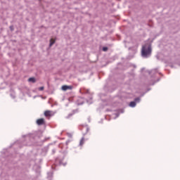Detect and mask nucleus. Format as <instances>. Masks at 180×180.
<instances>
[{
    "label": "nucleus",
    "instance_id": "1",
    "mask_svg": "<svg viewBox=\"0 0 180 180\" xmlns=\"http://www.w3.org/2000/svg\"><path fill=\"white\" fill-rule=\"evenodd\" d=\"M151 54V47L150 46H143L142 48V56L143 57H148Z\"/></svg>",
    "mask_w": 180,
    "mask_h": 180
},
{
    "label": "nucleus",
    "instance_id": "2",
    "mask_svg": "<svg viewBox=\"0 0 180 180\" xmlns=\"http://www.w3.org/2000/svg\"><path fill=\"white\" fill-rule=\"evenodd\" d=\"M44 115L45 117H50L53 116V111L46 110V111H44Z\"/></svg>",
    "mask_w": 180,
    "mask_h": 180
},
{
    "label": "nucleus",
    "instance_id": "3",
    "mask_svg": "<svg viewBox=\"0 0 180 180\" xmlns=\"http://www.w3.org/2000/svg\"><path fill=\"white\" fill-rule=\"evenodd\" d=\"M44 123H45L44 118H40L37 120V124H38V126H41L44 124Z\"/></svg>",
    "mask_w": 180,
    "mask_h": 180
},
{
    "label": "nucleus",
    "instance_id": "4",
    "mask_svg": "<svg viewBox=\"0 0 180 180\" xmlns=\"http://www.w3.org/2000/svg\"><path fill=\"white\" fill-rule=\"evenodd\" d=\"M62 91H68V89H72V86L63 85L61 87Z\"/></svg>",
    "mask_w": 180,
    "mask_h": 180
},
{
    "label": "nucleus",
    "instance_id": "5",
    "mask_svg": "<svg viewBox=\"0 0 180 180\" xmlns=\"http://www.w3.org/2000/svg\"><path fill=\"white\" fill-rule=\"evenodd\" d=\"M28 82H32L33 84H34V82H36V78L34 77H30L28 79Z\"/></svg>",
    "mask_w": 180,
    "mask_h": 180
},
{
    "label": "nucleus",
    "instance_id": "6",
    "mask_svg": "<svg viewBox=\"0 0 180 180\" xmlns=\"http://www.w3.org/2000/svg\"><path fill=\"white\" fill-rule=\"evenodd\" d=\"M129 106L131 108H134L136 106V101H131L130 103H129Z\"/></svg>",
    "mask_w": 180,
    "mask_h": 180
},
{
    "label": "nucleus",
    "instance_id": "7",
    "mask_svg": "<svg viewBox=\"0 0 180 180\" xmlns=\"http://www.w3.org/2000/svg\"><path fill=\"white\" fill-rule=\"evenodd\" d=\"M56 43V39H51V40H50V46L51 47V46L53 45V44H54Z\"/></svg>",
    "mask_w": 180,
    "mask_h": 180
},
{
    "label": "nucleus",
    "instance_id": "8",
    "mask_svg": "<svg viewBox=\"0 0 180 180\" xmlns=\"http://www.w3.org/2000/svg\"><path fill=\"white\" fill-rule=\"evenodd\" d=\"M84 143H85V139L82 138V139L80 140V146H84Z\"/></svg>",
    "mask_w": 180,
    "mask_h": 180
},
{
    "label": "nucleus",
    "instance_id": "9",
    "mask_svg": "<svg viewBox=\"0 0 180 180\" xmlns=\"http://www.w3.org/2000/svg\"><path fill=\"white\" fill-rule=\"evenodd\" d=\"M39 91H44V86L39 87Z\"/></svg>",
    "mask_w": 180,
    "mask_h": 180
},
{
    "label": "nucleus",
    "instance_id": "10",
    "mask_svg": "<svg viewBox=\"0 0 180 180\" xmlns=\"http://www.w3.org/2000/svg\"><path fill=\"white\" fill-rule=\"evenodd\" d=\"M103 51H108V47H103Z\"/></svg>",
    "mask_w": 180,
    "mask_h": 180
},
{
    "label": "nucleus",
    "instance_id": "11",
    "mask_svg": "<svg viewBox=\"0 0 180 180\" xmlns=\"http://www.w3.org/2000/svg\"><path fill=\"white\" fill-rule=\"evenodd\" d=\"M136 102H140V98H135V103Z\"/></svg>",
    "mask_w": 180,
    "mask_h": 180
}]
</instances>
